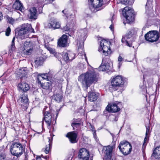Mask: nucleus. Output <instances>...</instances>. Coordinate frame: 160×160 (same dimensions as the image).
<instances>
[{"label": "nucleus", "instance_id": "1", "mask_svg": "<svg viewBox=\"0 0 160 160\" xmlns=\"http://www.w3.org/2000/svg\"><path fill=\"white\" fill-rule=\"evenodd\" d=\"M96 70L92 67L89 68L88 71L82 74L78 77V81L82 83V87L86 89L91 84L98 80L99 75L96 72Z\"/></svg>", "mask_w": 160, "mask_h": 160}, {"label": "nucleus", "instance_id": "2", "mask_svg": "<svg viewBox=\"0 0 160 160\" xmlns=\"http://www.w3.org/2000/svg\"><path fill=\"white\" fill-rule=\"evenodd\" d=\"M25 147L19 142L12 143L10 147L11 154L16 156V160H19L18 158L23 153Z\"/></svg>", "mask_w": 160, "mask_h": 160}, {"label": "nucleus", "instance_id": "3", "mask_svg": "<svg viewBox=\"0 0 160 160\" xmlns=\"http://www.w3.org/2000/svg\"><path fill=\"white\" fill-rule=\"evenodd\" d=\"M123 79L121 76H117L114 78L111 82L112 88L114 91L122 93L123 89L122 86L123 84Z\"/></svg>", "mask_w": 160, "mask_h": 160}, {"label": "nucleus", "instance_id": "4", "mask_svg": "<svg viewBox=\"0 0 160 160\" xmlns=\"http://www.w3.org/2000/svg\"><path fill=\"white\" fill-rule=\"evenodd\" d=\"M123 14L125 17L128 23L133 22L134 20V11L133 9L128 7H125L122 11Z\"/></svg>", "mask_w": 160, "mask_h": 160}, {"label": "nucleus", "instance_id": "5", "mask_svg": "<svg viewBox=\"0 0 160 160\" xmlns=\"http://www.w3.org/2000/svg\"><path fill=\"white\" fill-rule=\"evenodd\" d=\"M118 147L121 152L125 155L129 154L131 151L132 148L131 144L126 141L121 142Z\"/></svg>", "mask_w": 160, "mask_h": 160}, {"label": "nucleus", "instance_id": "6", "mask_svg": "<svg viewBox=\"0 0 160 160\" xmlns=\"http://www.w3.org/2000/svg\"><path fill=\"white\" fill-rule=\"evenodd\" d=\"M110 42L105 40H102L100 41V48L98 51L101 52L102 50L103 54L106 56L110 55L111 52V50L108 47Z\"/></svg>", "mask_w": 160, "mask_h": 160}, {"label": "nucleus", "instance_id": "7", "mask_svg": "<svg viewBox=\"0 0 160 160\" xmlns=\"http://www.w3.org/2000/svg\"><path fill=\"white\" fill-rule=\"evenodd\" d=\"M29 32H34L33 29L32 28L31 25L28 23L22 24L21 28L18 32V35L25 37V35Z\"/></svg>", "mask_w": 160, "mask_h": 160}, {"label": "nucleus", "instance_id": "8", "mask_svg": "<svg viewBox=\"0 0 160 160\" xmlns=\"http://www.w3.org/2000/svg\"><path fill=\"white\" fill-rule=\"evenodd\" d=\"M146 41L152 42L157 41L159 38L158 32L157 31H150L145 35Z\"/></svg>", "mask_w": 160, "mask_h": 160}, {"label": "nucleus", "instance_id": "9", "mask_svg": "<svg viewBox=\"0 0 160 160\" xmlns=\"http://www.w3.org/2000/svg\"><path fill=\"white\" fill-rule=\"evenodd\" d=\"M80 33L81 34L80 35L81 37L78 40L77 46L79 50H81L83 51L84 47V41L85 39V37L87 33V31L86 29L80 31Z\"/></svg>", "mask_w": 160, "mask_h": 160}, {"label": "nucleus", "instance_id": "10", "mask_svg": "<svg viewBox=\"0 0 160 160\" xmlns=\"http://www.w3.org/2000/svg\"><path fill=\"white\" fill-rule=\"evenodd\" d=\"M89 152L88 150L84 148L80 149L78 157L80 160H92V158L89 160Z\"/></svg>", "mask_w": 160, "mask_h": 160}, {"label": "nucleus", "instance_id": "11", "mask_svg": "<svg viewBox=\"0 0 160 160\" xmlns=\"http://www.w3.org/2000/svg\"><path fill=\"white\" fill-rule=\"evenodd\" d=\"M18 101L20 103L22 108L24 110H26L29 103L27 95L25 93L20 94Z\"/></svg>", "mask_w": 160, "mask_h": 160}, {"label": "nucleus", "instance_id": "12", "mask_svg": "<svg viewBox=\"0 0 160 160\" xmlns=\"http://www.w3.org/2000/svg\"><path fill=\"white\" fill-rule=\"evenodd\" d=\"M21 48L22 53L26 55H29L32 52L33 47L30 42L26 41L24 42L23 47Z\"/></svg>", "mask_w": 160, "mask_h": 160}, {"label": "nucleus", "instance_id": "13", "mask_svg": "<svg viewBox=\"0 0 160 160\" xmlns=\"http://www.w3.org/2000/svg\"><path fill=\"white\" fill-rule=\"evenodd\" d=\"M121 103L116 102L109 106L108 105L106 108L107 111L109 112H117L120 110Z\"/></svg>", "mask_w": 160, "mask_h": 160}, {"label": "nucleus", "instance_id": "14", "mask_svg": "<svg viewBox=\"0 0 160 160\" xmlns=\"http://www.w3.org/2000/svg\"><path fill=\"white\" fill-rule=\"evenodd\" d=\"M133 37L128 32L126 35L123 37L122 39V42L123 43H125L126 45L131 47L132 46V42L134 41Z\"/></svg>", "mask_w": 160, "mask_h": 160}, {"label": "nucleus", "instance_id": "15", "mask_svg": "<svg viewBox=\"0 0 160 160\" xmlns=\"http://www.w3.org/2000/svg\"><path fill=\"white\" fill-rule=\"evenodd\" d=\"M62 12L68 18L69 20L70 21V27H73L74 23L76 21V17L75 13H70L68 14L67 13V11L66 9L63 10Z\"/></svg>", "mask_w": 160, "mask_h": 160}, {"label": "nucleus", "instance_id": "16", "mask_svg": "<svg viewBox=\"0 0 160 160\" xmlns=\"http://www.w3.org/2000/svg\"><path fill=\"white\" fill-rule=\"evenodd\" d=\"M67 40V36L65 34H63L58 40V45L61 47H66L68 46Z\"/></svg>", "mask_w": 160, "mask_h": 160}, {"label": "nucleus", "instance_id": "17", "mask_svg": "<svg viewBox=\"0 0 160 160\" xmlns=\"http://www.w3.org/2000/svg\"><path fill=\"white\" fill-rule=\"evenodd\" d=\"M66 137L69 138L71 143H75L78 141L77 133L75 132V131L68 132L66 135Z\"/></svg>", "mask_w": 160, "mask_h": 160}, {"label": "nucleus", "instance_id": "18", "mask_svg": "<svg viewBox=\"0 0 160 160\" xmlns=\"http://www.w3.org/2000/svg\"><path fill=\"white\" fill-rule=\"evenodd\" d=\"M46 27L48 28L56 29L59 28L60 24L58 22H57L55 19L51 18L50 19L49 22L47 26H46Z\"/></svg>", "mask_w": 160, "mask_h": 160}, {"label": "nucleus", "instance_id": "19", "mask_svg": "<svg viewBox=\"0 0 160 160\" xmlns=\"http://www.w3.org/2000/svg\"><path fill=\"white\" fill-rule=\"evenodd\" d=\"M44 116L43 121V120L45 121L48 126H50L52 122V116L51 113L48 112H46L44 113Z\"/></svg>", "mask_w": 160, "mask_h": 160}, {"label": "nucleus", "instance_id": "20", "mask_svg": "<svg viewBox=\"0 0 160 160\" xmlns=\"http://www.w3.org/2000/svg\"><path fill=\"white\" fill-rule=\"evenodd\" d=\"M30 13L28 15L29 19L31 20H35L37 19V9L35 7L31 8L29 10Z\"/></svg>", "mask_w": 160, "mask_h": 160}, {"label": "nucleus", "instance_id": "21", "mask_svg": "<svg viewBox=\"0 0 160 160\" xmlns=\"http://www.w3.org/2000/svg\"><path fill=\"white\" fill-rule=\"evenodd\" d=\"M12 7L14 9L19 10L21 12L24 10L23 5L19 0H16L13 4Z\"/></svg>", "mask_w": 160, "mask_h": 160}, {"label": "nucleus", "instance_id": "22", "mask_svg": "<svg viewBox=\"0 0 160 160\" xmlns=\"http://www.w3.org/2000/svg\"><path fill=\"white\" fill-rule=\"evenodd\" d=\"M49 73H43L39 74L37 77V81L38 83L41 84V81L42 79H46L49 80Z\"/></svg>", "mask_w": 160, "mask_h": 160}, {"label": "nucleus", "instance_id": "23", "mask_svg": "<svg viewBox=\"0 0 160 160\" xmlns=\"http://www.w3.org/2000/svg\"><path fill=\"white\" fill-rule=\"evenodd\" d=\"M18 87L19 88L24 92L28 91L30 88L28 84L26 82H22L18 84Z\"/></svg>", "mask_w": 160, "mask_h": 160}, {"label": "nucleus", "instance_id": "24", "mask_svg": "<svg viewBox=\"0 0 160 160\" xmlns=\"http://www.w3.org/2000/svg\"><path fill=\"white\" fill-rule=\"evenodd\" d=\"M152 156L156 159H160V146L157 147L155 148Z\"/></svg>", "mask_w": 160, "mask_h": 160}, {"label": "nucleus", "instance_id": "25", "mask_svg": "<svg viewBox=\"0 0 160 160\" xmlns=\"http://www.w3.org/2000/svg\"><path fill=\"white\" fill-rule=\"evenodd\" d=\"M97 95L95 92L91 91L88 92V100L90 102H94L97 99Z\"/></svg>", "mask_w": 160, "mask_h": 160}, {"label": "nucleus", "instance_id": "26", "mask_svg": "<svg viewBox=\"0 0 160 160\" xmlns=\"http://www.w3.org/2000/svg\"><path fill=\"white\" fill-rule=\"evenodd\" d=\"M63 97V96L61 92L55 94L52 96V98L58 102H60L61 101Z\"/></svg>", "mask_w": 160, "mask_h": 160}, {"label": "nucleus", "instance_id": "27", "mask_svg": "<svg viewBox=\"0 0 160 160\" xmlns=\"http://www.w3.org/2000/svg\"><path fill=\"white\" fill-rule=\"evenodd\" d=\"M27 68H23L21 69H19V73H20V76L21 78L25 77L27 74Z\"/></svg>", "mask_w": 160, "mask_h": 160}, {"label": "nucleus", "instance_id": "28", "mask_svg": "<svg viewBox=\"0 0 160 160\" xmlns=\"http://www.w3.org/2000/svg\"><path fill=\"white\" fill-rule=\"evenodd\" d=\"M48 142L49 143V144L46 145V148L44 150V152L46 154L49 153V151L52 145V141L50 140L49 138Z\"/></svg>", "mask_w": 160, "mask_h": 160}, {"label": "nucleus", "instance_id": "29", "mask_svg": "<svg viewBox=\"0 0 160 160\" xmlns=\"http://www.w3.org/2000/svg\"><path fill=\"white\" fill-rule=\"evenodd\" d=\"M41 86L44 89H48L50 88L51 86V83L48 82H46L42 84L41 83Z\"/></svg>", "mask_w": 160, "mask_h": 160}, {"label": "nucleus", "instance_id": "30", "mask_svg": "<svg viewBox=\"0 0 160 160\" xmlns=\"http://www.w3.org/2000/svg\"><path fill=\"white\" fill-rule=\"evenodd\" d=\"M63 60L66 62L69 61V58L68 52H64L62 54Z\"/></svg>", "mask_w": 160, "mask_h": 160}, {"label": "nucleus", "instance_id": "31", "mask_svg": "<svg viewBox=\"0 0 160 160\" xmlns=\"http://www.w3.org/2000/svg\"><path fill=\"white\" fill-rule=\"evenodd\" d=\"M137 30L138 29L136 28H132L129 30L128 32L134 37L136 34Z\"/></svg>", "mask_w": 160, "mask_h": 160}, {"label": "nucleus", "instance_id": "32", "mask_svg": "<svg viewBox=\"0 0 160 160\" xmlns=\"http://www.w3.org/2000/svg\"><path fill=\"white\" fill-rule=\"evenodd\" d=\"M35 63L37 67H38L42 64L43 61L39 58H37V60L35 61Z\"/></svg>", "mask_w": 160, "mask_h": 160}, {"label": "nucleus", "instance_id": "33", "mask_svg": "<svg viewBox=\"0 0 160 160\" xmlns=\"http://www.w3.org/2000/svg\"><path fill=\"white\" fill-rule=\"evenodd\" d=\"M109 67H107V65H101L99 67V69L100 70L102 71H107L110 70Z\"/></svg>", "mask_w": 160, "mask_h": 160}, {"label": "nucleus", "instance_id": "34", "mask_svg": "<svg viewBox=\"0 0 160 160\" xmlns=\"http://www.w3.org/2000/svg\"><path fill=\"white\" fill-rule=\"evenodd\" d=\"M76 123H81V120L80 119H73L72 121L71 125H73H73L76 124Z\"/></svg>", "mask_w": 160, "mask_h": 160}, {"label": "nucleus", "instance_id": "35", "mask_svg": "<svg viewBox=\"0 0 160 160\" xmlns=\"http://www.w3.org/2000/svg\"><path fill=\"white\" fill-rule=\"evenodd\" d=\"M71 24H69L68 22L65 26V27H63V30L64 31H67L69 30L70 29H73V27H71Z\"/></svg>", "mask_w": 160, "mask_h": 160}, {"label": "nucleus", "instance_id": "36", "mask_svg": "<svg viewBox=\"0 0 160 160\" xmlns=\"http://www.w3.org/2000/svg\"><path fill=\"white\" fill-rule=\"evenodd\" d=\"M69 60L72 61L75 58V55L72 52H68Z\"/></svg>", "mask_w": 160, "mask_h": 160}, {"label": "nucleus", "instance_id": "37", "mask_svg": "<svg viewBox=\"0 0 160 160\" xmlns=\"http://www.w3.org/2000/svg\"><path fill=\"white\" fill-rule=\"evenodd\" d=\"M140 88L142 89V91L143 92H145L147 91L146 87V85L144 84L143 83L141 84L140 85Z\"/></svg>", "mask_w": 160, "mask_h": 160}, {"label": "nucleus", "instance_id": "38", "mask_svg": "<svg viewBox=\"0 0 160 160\" xmlns=\"http://www.w3.org/2000/svg\"><path fill=\"white\" fill-rule=\"evenodd\" d=\"M16 49V48L15 47V44H11L10 49L9 50V51L11 53V52H12L13 51H15Z\"/></svg>", "mask_w": 160, "mask_h": 160}, {"label": "nucleus", "instance_id": "39", "mask_svg": "<svg viewBox=\"0 0 160 160\" xmlns=\"http://www.w3.org/2000/svg\"><path fill=\"white\" fill-rule=\"evenodd\" d=\"M80 124L81 123H76V124L73 125H73H71V126L73 127V129L75 130L79 128L80 126Z\"/></svg>", "mask_w": 160, "mask_h": 160}, {"label": "nucleus", "instance_id": "40", "mask_svg": "<svg viewBox=\"0 0 160 160\" xmlns=\"http://www.w3.org/2000/svg\"><path fill=\"white\" fill-rule=\"evenodd\" d=\"M11 29L9 27H8L6 29L5 32V34L7 36H9L11 32Z\"/></svg>", "mask_w": 160, "mask_h": 160}, {"label": "nucleus", "instance_id": "41", "mask_svg": "<svg viewBox=\"0 0 160 160\" xmlns=\"http://www.w3.org/2000/svg\"><path fill=\"white\" fill-rule=\"evenodd\" d=\"M148 136H145V137L144 139V143H143V145H142V148L145 147V146H146V143L147 140H148Z\"/></svg>", "mask_w": 160, "mask_h": 160}, {"label": "nucleus", "instance_id": "42", "mask_svg": "<svg viewBox=\"0 0 160 160\" xmlns=\"http://www.w3.org/2000/svg\"><path fill=\"white\" fill-rule=\"evenodd\" d=\"M8 20L9 23L11 24H12L14 22V20L11 17H9L8 18Z\"/></svg>", "mask_w": 160, "mask_h": 160}, {"label": "nucleus", "instance_id": "43", "mask_svg": "<svg viewBox=\"0 0 160 160\" xmlns=\"http://www.w3.org/2000/svg\"><path fill=\"white\" fill-rule=\"evenodd\" d=\"M146 128V131L145 133V136H148V134L150 133V128L149 127Z\"/></svg>", "mask_w": 160, "mask_h": 160}, {"label": "nucleus", "instance_id": "44", "mask_svg": "<svg viewBox=\"0 0 160 160\" xmlns=\"http://www.w3.org/2000/svg\"><path fill=\"white\" fill-rule=\"evenodd\" d=\"M129 1L128 0H122L121 1V2L122 4L127 5Z\"/></svg>", "mask_w": 160, "mask_h": 160}, {"label": "nucleus", "instance_id": "45", "mask_svg": "<svg viewBox=\"0 0 160 160\" xmlns=\"http://www.w3.org/2000/svg\"><path fill=\"white\" fill-rule=\"evenodd\" d=\"M112 117H113L112 118L114 120V121H116L118 120V117L116 116H113Z\"/></svg>", "mask_w": 160, "mask_h": 160}, {"label": "nucleus", "instance_id": "46", "mask_svg": "<svg viewBox=\"0 0 160 160\" xmlns=\"http://www.w3.org/2000/svg\"><path fill=\"white\" fill-rule=\"evenodd\" d=\"M123 60L122 58V57L120 56H119L118 58V61L120 62L122 61Z\"/></svg>", "mask_w": 160, "mask_h": 160}, {"label": "nucleus", "instance_id": "47", "mask_svg": "<svg viewBox=\"0 0 160 160\" xmlns=\"http://www.w3.org/2000/svg\"><path fill=\"white\" fill-rule=\"evenodd\" d=\"M109 28L112 31H113V24H111L109 27Z\"/></svg>", "mask_w": 160, "mask_h": 160}, {"label": "nucleus", "instance_id": "48", "mask_svg": "<svg viewBox=\"0 0 160 160\" xmlns=\"http://www.w3.org/2000/svg\"><path fill=\"white\" fill-rule=\"evenodd\" d=\"M83 57H84V58L85 59V60L87 62H88L87 61V58L86 56V55L84 52H83Z\"/></svg>", "mask_w": 160, "mask_h": 160}, {"label": "nucleus", "instance_id": "49", "mask_svg": "<svg viewBox=\"0 0 160 160\" xmlns=\"http://www.w3.org/2000/svg\"><path fill=\"white\" fill-rule=\"evenodd\" d=\"M15 39V37H14L12 39V44H15V43H14Z\"/></svg>", "mask_w": 160, "mask_h": 160}, {"label": "nucleus", "instance_id": "50", "mask_svg": "<svg viewBox=\"0 0 160 160\" xmlns=\"http://www.w3.org/2000/svg\"><path fill=\"white\" fill-rule=\"evenodd\" d=\"M50 50H51V51L52 50V52L53 53V54H54V53H55L54 55H56V54H57H57H58V55H59V53H57V52H54V51H53V50H52L51 49H50Z\"/></svg>", "mask_w": 160, "mask_h": 160}, {"label": "nucleus", "instance_id": "51", "mask_svg": "<svg viewBox=\"0 0 160 160\" xmlns=\"http://www.w3.org/2000/svg\"><path fill=\"white\" fill-rule=\"evenodd\" d=\"M36 160H42V159L40 156H37Z\"/></svg>", "mask_w": 160, "mask_h": 160}, {"label": "nucleus", "instance_id": "52", "mask_svg": "<svg viewBox=\"0 0 160 160\" xmlns=\"http://www.w3.org/2000/svg\"><path fill=\"white\" fill-rule=\"evenodd\" d=\"M2 19V13L0 12V21Z\"/></svg>", "mask_w": 160, "mask_h": 160}, {"label": "nucleus", "instance_id": "53", "mask_svg": "<svg viewBox=\"0 0 160 160\" xmlns=\"http://www.w3.org/2000/svg\"><path fill=\"white\" fill-rule=\"evenodd\" d=\"M106 65H107V67H109L110 68V69L112 68V67L110 66V65L108 63Z\"/></svg>", "mask_w": 160, "mask_h": 160}, {"label": "nucleus", "instance_id": "54", "mask_svg": "<svg viewBox=\"0 0 160 160\" xmlns=\"http://www.w3.org/2000/svg\"><path fill=\"white\" fill-rule=\"evenodd\" d=\"M48 1L49 3H50L51 2H52V1H53L54 0H47Z\"/></svg>", "mask_w": 160, "mask_h": 160}, {"label": "nucleus", "instance_id": "55", "mask_svg": "<svg viewBox=\"0 0 160 160\" xmlns=\"http://www.w3.org/2000/svg\"><path fill=\"white\" fill-rule=\"evenodd\" d=\"M93 136H94V137H95V136L96 135V132H93Z\"/></svg>", "mask_w": 160, "mask_h": 160}, {"label": "nucleus", "instance_id": "56", "mask_svg": "<svg viewBox=\"0 0 160 160\" xmlns=\"http://www.w3.org/2000/svg\"><path fill=\"white\" fill-rule=\"evenodd\" d=\"M0 160H4V158H3L2 157L0 156Z\"/></svg>", "mask_w": 160, "mask_h": 160}, {"label": "nucleus", "instance_id": "57", "mask_svg": "<svg viewBox=\"0 0 160 160\" xmlns=\"http://www.w3.org/2000/svg\"><path fill=\"white\" fill-rule=\"evenodd\" d=\"M119 64V67H120V66L121 65L122 63H121V62H119V64Z\"/></svg>", "mask_w": 160, "mask_h": 160}, {"label": "nucleus", "instance_id": "58", "mask_svg": "<svg viewBox=\"0 0 160 160\" xmlns=\"http://www.w3.org/2000/svg\"><path fill=\"white\" fill-rule=\"evenodd\" d=\"M16 157H14L13 158V160H16Z\"/></svg>", "mask_w": 160, "mask_h": 160}, {"label": "nucleus", "instance_id": "59", "mask_svg": "<svg viewBox=\"0 0 160 160\" xmlns=\"http://www.w3.org/2000/svg\"><path fill=\"white\" fill-rule=\"evenodd\" d=\"M2 63V61L0 59V65Z\"/></svg>", "mask_w": 160, "mask_h": 160}, {"label": "nucleus", "instance_id": "60", "mask_svg": "<svg viewBox=\"0 0 160 160\" xmlns=\"http://www.w3.org/2000/svg\"><path fill=\"white\" fill-rule=\"evenodd\" d=\"M79 55V56L81 55V53H80Z\"/></svg>", "mask_w": 160, "mask_h": 160}]
</instances>
